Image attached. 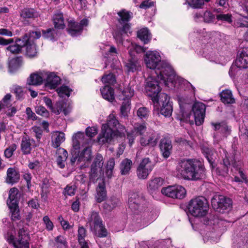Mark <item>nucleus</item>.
Listing matches in <instances>:
<instances>
[{
	"instance_id": "54",
	"label": "nucleus",
	"mask_w": 248,
	"mask_h": 248,
	"mask_svg": "<svg viewBox=\"0 0 248 248\" xmlns=\"http://www.w3.org/2000/svg\"><path fill=\"white\" fill-rule=\"evenodd\" d=\"M203 19L205 22L213 23L216 19L215 16L210 11H206L203 14Z\"/></svg>"
},
{
	"instance_id": "45",
	"label": "nucleus",
	"mask_w": 248,
	"mask_h": 248,
	"mask_svg": "<svg viewBox=\"0 0 248 248\" xmlns=\"http://www.w3.org/2000/svg\"><path fill=\"white\" fill-rule=\"evenodd\" d=\"M56 135L55 139L52 140V146L54 148H58L65 140V134L63 132H59Z\"/></svg>"
},
{
	"instance_id": "62",
	"label": "nucleus",
	"mask_w": 248,
	"mask_h": 248,
	"mask_svg": "<svg viewBox=\"0 0 248 248\" xmlns=\"http://www.w3.org/2000/svg\"><path fill=\"white\" fill-rule=\"evenodd\" d=\"M43 220L46 226V228L47 231H50L53 230L54 228L53 223L50 220V218L48 216H46L44 217Z\"/></svg>"
},
{
	"instance_id": "31",
	"label": "nucleus",
	"mask_w": 248,
	"mask_h": 248,
	"mask_svg": "<svg viewBox=\"0 0 248 248\" xmlns=\"http://www.w3.org/2000/svg\"><path fill=\"white\" fill-rule=\"evenodd\" d=\"M220 99L224 104H233L235 103L232 91L230 90H223L220 93Z\"/></svg>"
},
{
	"instance_id": "43",
	"label": "nucleus",
	"mask_w": 248,
	"mask_h": 248,
	"mask_svg": "<svg viewBox=\"0 0 248 248\" xmlns=\"http://www.w3.org/2000/svg\"><path fill=\"white\" fill-rule=\"evenodd\" d=\"M26 55L29 57L32 58L35 57L37 54L36 46L34 43H30L28 42L26 45Z\"/></svg>"
},
{
	"instance_id": "8",
	"label": "nucleus",
	"mask_w": 248,
	"mask_h": 248,
	"mask_svg": "<svg viewBox=\"0 0 248 248\" xmlns=\"http://www.w3.org/2000/svg\"><path fill=\"white\" fill-rule=\"evenodd\" d=\"M103 163V157L102 155L100 154H97L91 165L89 175V184L92 183H95L97 180L103 175L102 171Z\"/></svg>"
},
{
	"instance_id": "38",
	"label": "nucleus",
	"mask_w": 248,
	"mask_h": 248,
	"mask_svg": "<svg viewBox=\"0 0 248 248\" xmlns=\"http://www.w3.org/2000/svg\"><path fill=\"white\" fill-rule=\"evenodd\" d=\"M84 135L83 133L78 132L73 137V147L75 150H79L80 148V144L82 142Z\"/></svg>"
},
{
	"instance_id": "21",
	"label": "nucleus",
	"mask_w": 248,
	"mask_h": 248,
	"mask_svg": "<svg viewBox=\"0 0 248 248\" xmlns=\"http://www.w3.org/2000/svg\"><path fill=\"white\" fill-rule=\"evenodd\" d=\"M20 179L19 172L14 168H9L7 170L6 182L9 184L13 185L17 183Z\"/></svg>"
},
{
	"instance_id": "58",
	"label": "nucleus",
	"mask_w": 248,
	"mask_h": 248,
	"mask_svg": "<svg viewBox=\"0 0 248 248\" xmlns=\"http://www.w3.org/2000/svg\"><path fill=\"white\" fill-rule=\"evenodd\" d=\"M184 100L185 99L183 97H180L179 98V104L180 106L181 111L182 113V115H183L184 117H185L184 112L185 111V109H189L191 107L189 104V102H185Z\"/></svg>"
},
{
	"instance_id": "57",
	"label": "nucleus",
	"mask_w": 248,
	"mask_h": 248,
	"mask_svg": "<svg viewBox=\"0 0 248 248\" xmlns=\"http://www.w3.org/2000/svg\"><path fill=\"white\" fill-rule=\"evenodd\" d=\"M25 35L28 36V40L27 41V43L28 42H30V41H32L34 39L39 38L41 37V34L40 31H30L28 34L27 33Z\"/></svg>"
},
{
	"instance_id": "63",
	"label": "nucleus",
	"mask_w": 248,
	"mask_h": 248,
	"mask_svg": "<svg viewBox=\"0 0 248 248\" xmlns=\"http://www.w3.org/2000/svg\"><path fill=\"white\" fill-rule=\"evenodd\" d=\"M146 129V126L144 124L137 125L134 127V129L133 131L137 134L141 135L144 133Z\"/></svg>"
},
{
	"instance_id": "9",
	"label": "nucleus",
	"mask_w": 248,
	"mask_h": 248,
	"mask_svg": "<svg viewBox=\"0 0 248 248\" xmlns=\"http://www.w3.org/2000/svg\"><path fill=\"white\" fill-rule=\"evenodd\" d=\"M248 68V49H244L238 56L235 62V65H232L229 72L230 76L234 78L243 69Z\"/></svg>"
},
{
	"instance_id": "44",
	"label": "nucleus",
	"mask_w": 248,
	"mask_h": 248,
	"mask_svg": "<svg viewBox=\"0 0 248 248\" xmlns=\"http://www.w3.org/2000/svg\"><path fill=\"white\" fill-rule=\"evenodd\" d=\"M8 207L11 213V219L13 221L19 220L20 219V216L18 205H14L13 206L9 205Z\"/></svg>"
},
{
	"instance_id": "49",
	"label": "nucleus",
	"mask_w": 248,
	"mask_h": 248,
	"mask_svg": "<svg viewBox=\"0 0 248 248\" xmlns=\"http://www.w3.org/2000/svg\"><path fill=\"white\" fill-rule=\"evenodd\" d=\"M114 166V159L113 158H110L108 161L106 171V175L108 178H111L112 177Z\"/></svg>"
},
{
	"instance_id": "6",
	"label": "nucleus",
	"mask_w": 248,
	"mask_h": 248,
	"mask_svg": "<svg viewBox=\"0 0 248 248\" xmlns=\"http://www.w3.org/2000/svg\"><path fill=\"white\" fill-rule=\"evenodd\" d=\"M121 126L115 116L110 114L107 119V123L102 125L101 133L98 137V141L100 144H103L106 143H110L114 135V130L116 127Z\"/></svg>"
},
{
	"instance_id": "27",
	"label": "nucleus",
	"mask_w": 248,
	"mask_h": 248,
	"mask_svg": "<svg viewBox=\"0 0 248 248\" xmlns=\"http://www.w3.org/2000/svg\"><path fill=\"white\" fill-rule=\"evenodd\" d=\"M107 197V192L105 188V184L103 180L98 184L96 187V194L95 195L96 201L97 202H101L104 201Z\"/></svg>"
},
{
	"instance_id": "13",
	"label": "nucleus",
	"mask_w": 248,
	"mask_h": 248,
	"mask_svg": "<svg viewBox=\"0 0 248 248\" xmlns=\"http://www.w3.org/2000/svg\"><path fill=\"white\" fill-rule=\"evenodd\" d=\"M145 203V199L140 197L138 193H132L129 195L128 204L129 208L132 212L138 213L139 211L140 212L143 211L144 209L143 205Z\"/></svg>"
},
{
	"instance_id": "28",
	"label": "nucleus",
	"mask_w": 248,
	"mask_h": 248,
	"mask_svg": "<svg viewBox=\"0 0 248 248\" xmlns=\"http://www.w3.org/2000/svg\"><path fill=\"white\" fill-rule=\"evenodd\" d=\"M68 31L72 36H76L82 31L81 27L73 19L68 20Z\"/></svg>"
},
{
	"instance_id": "61",
	"label": "nucleus",
	"mask_w": 248,
	"mask_h": 248,
	"mask_svg": "<svg viewBox=\"0 0 248 248\" xmlns=\"http://www.w3.org/2000/svg\"><path fill=\"white\" fill-rule=\"evenodd\" d=\"M35 112L38 115H41L44 117H48L49 116V112L43 106H37L35 108Z\"/></svg>"
},
{
	"instance_id": "32",
	"label": "nucleus",
	"mask_w": 248,
	"mask_h": 248,
	"mask_svg": "<svg viewBox=\"0 0 248 248\" xmlns=\"http://www.w3.org/2000/svg\"><path fill=\"white\" fill-rule=\"evenodd\" d=\"M163 182L161 178L155 177L148 182V188L151 192L155 191L162 186Z\"/></svg>"
},
{
	"instance_id": "59",
	"label": "nucleus",
	"mask_w": 248,
	"mask_h": 248,
	"mask_svg": "<svg viewBox=\"0 0 248 248\" xmlns=\"http://www.w3.org/2000/svg\"><path fill=\"white\" fill-rule=\"evenodd\" d=\"M91 151L90 148H85L80 154L79 158L83 159L84 161H88L91 158Z\"/></svg>"
},
{
	"instance_id": "39",
	"label": "nucleus",
	"mask_w": 248,
	"mask_h": 248,
	"mask_svg": "<svg viewBox=\"0 0 248 248\" xmlns=\"http://www.w3.org/2000/svg\"><path fill=\"white\" fill-rule=\"evenodd\" d=\"M20 16L24 18H34L39 16V14L33 9L24 8L21 11Z\"/></svg>"
},
{
	"instance_id": "20",
	"label": "nucleus",
	"mask_w": 248,
	"mask_h": 248,
	"mask_svg": "<svg viewBox=\"0 0 248 248\" xmlns=\"http://www.w3.org/2000/svg\"><path fill=\"white\" fill-rule=\"evenodd\" d=\"M159 147L164 157L168 158L171 153L172 144L171 140L168 138H163L161 140Z\"/></svg>"
},
{
	"instance_id": "23",
	"label": "nucleus",
	"mask_w": 248,
	"mask_h": 248,
	"mask_svg": "<svg viewBox=\"0 0 248 248\" xmlns=\"http://www.w3.org/2000/svg\"><path fill=\"white\" fill-rule=\"evenodd\" d=\"M71 109V108L69 106L67 107V104L65 103L62 101H58L53 106L52 111L56 115H59L62 112L66 116L70 113Z\"/></svg>"
},
{
	"instance_id": "34",
	"label": "nucleus",
	"mask_w": 248,
	"mask_h": 248,
	"mask_svg": "<svg viewBox=\"0 0 248 248\" xmlns=\"http://www.w3.org/2000/svg\"><path fill=\"white\" fill-rule=\"evenodd\" d=\"M139 66L138 61L135 58H131L125 62V67L128 72H134Z\"/></svg>"
},
{
	"instance_id": "18",
	"label": "nucleus",
	"mask_w": 248,
	"mask_h": 248,
	"mask_svg": "<svg viewBox=\"0 0 248 248\" xmlns=\"http://www.w3.org/2000/svg\"><path fill=\"white\" fill-rule=\"evenodd\" d=\"M35 140L26 135L22 138L21 149L24 155H28L31 153L33 148L36 146Z\"/></svg>"
},
{
	"instance_id": "1",
	"label": "nucleus",
	"mask_w": 248,
	"mask_h": 248,
	"mask_svg": "<svg viewBox=\"0 0 248 248\" xmlns=\"http://www.w3.org/2000/svg\"><path fill=\"white\" fill-rule=\"evenodd\" d=\"M147 67L151 69H155V73L158 79L162 81L166 85L169 83L172 84L178 82L181 85H184L186 89L191 90L194 94L195 88L188 81L176 76L170 63L161 61L159 53L156 51H149L144 58Z\"/></svg>"
},
{
	"instance_id": "33",
	"label": "nucleus",
	"mask_w": 248,
	"mask_h": 248,
	"mask_svg": "<svg viewBox=\"0 0 248 248\" xmlns=\"http://www.w3.org/2000/svg\"><path fill=\"white\" fill-rule=\"evenodd\" d=\"M202 55L207 60L210 61H215L217 58L215 50H214L210 46V45H207L203 49Z\"/></svg>"
},
{
	"instance_id": "30",
	"label": "nucleus",
	"mask_w": 248,
	"mask_h": 248,
	"mask_svg": "<svg viewBox=\"0 0 248 248\" xmlns=\"http://www.w3.org/2000/svg\"><path fill=\"white\" fill-rule=\"evenodd\" d=\"M102 97L109 102H112L115 99L114 90L112 88L109 86H105L100 89Z\"/></svg>"
},
{
	"instance_id": "14",
	"label": "nucleus",
	"mask_w": 248,
	"mask_h": 248,
	"mask_svg": "<svg viewBox=\"0 0 248 248\" xmlns=\"http://www.w3.org/2000/svg\"><path fill=\"white\" fill-rule=\"evenodd\" d=\"M134 89L131 87L125 88L122 92V95L124 100L121 107V114L124 117L127 116L130 110V98L134 95Z\"/></svg>"
},
{
	"instance_id": "37",
	"label": "nucleus",
	"mask_w": 248,
	"mask_h": 248,
	"mask_svg": "<svg viewBox=\"0 0 248 248\" xmlns=\"http://www.w3.org/2000/svg\"><path fill=\"white\" fill-rule=\"evenodd\" d=\"M137 35L139 38L144 44L148 43L151 39V34L146 28L140 29L138 31Z\"/></svg>"
},
{
	"instance_id": "56",
	"label": "nucleus",
	"mask_w": 248,
	"mask_h": 248,
	"mask_svg": "<svg viewBox=\"0 0 248 248\" xmlns=\"http://www.w3.org/2000/svg\"><path fill=\"white\" fill-rule=\"evenodd\" d=\"M14 93L17 100H21L25 97L24 92L21 87L18 86H16L14 90Z\"/></svg>"
},
{
	"instance_id": "12",
	"label": "nucleus",
	"mask_w": 248,
	"mask_h": 248,
	"mask_svg": "<svg viewBox=\"0 0 248 248\" xmlns=\"http://www.w3.org/2000/svg\"><path fill=\"white\" fill-rule=\"evenodd\" d=\"M162 194L170 198L182 199L186 194V190L180 185L170 186L161 189Z\"/></svg>"
},
{
	"instance_id": "17",
	"label": "nucleus",
	"mask_w": 248,
	"mask_h": 248,
	"mask_svg": "<svg viewBox=\"0 0 248 248\" xmlns=\"http://www.w3.org/2000/svg\"><path fill=\"white\" fill-rule=\"evenodd\" d=\"M46 74L45 87L50 90L55 89L60 84V78L54 72H46Z\"/></svg>"
},
{
	"instance_id": "42",
	"label": "nucleus",
	"mask_w": 248,
	"mask_h": 248,
	"mask_svg": "<svg viewBox=\"0 0 248 248\" xmlns=\"http://www.w3.org/2000/svg\"><path fill=\"white\" fill-rule=\"evenodd\" d=\"M22 62L21 57H16L10 60L9 62V71L12 73L17 69L20 66Z\"/></svg>"
},
{
	"instance_id": "5",
	"label": "nucleus",
	"mask_w": 248,
	"mask_h": 248,
	"mask_svg": "<svg viewBox=\"0 0 248 248\" xmlns=\"http://www.w3.org/2000/svg\"><path fill=\"white\" fill-rule=\"evenodd\" d=\"M224 155L222 156V160L220 162V165H222L223 168L221 169L218 167L217 169L218 175L224 177L227 176L229 172V167L231 165L236 170L242 169L243 162L239 151L234 149L231 160L228 154L226 152H224Z\"/></svg>"
},
{
	"instance_id": "25",
	"label": "nucleus",
	"mask_w": 248,
	"mask_h": 248,
	"mask_svg": "<svg viewBox=\"0 0 248 248\" xmlns=\"http://www.w3.org/2000/svg\"><path fill=\"white\" fill-rule=\"evenodd\" d=\"M20 194L18 190L15 187L11 188L9 192V198L7 201L8 206H13L18 205Z\"/></svg>"
},
{
	"instance_id": "36",
	"label": "nucleus",
	"mask_w": 248,
	"mask_h": 248,
	"mask_svg": "<svg viewBox=\"0 0 248 248\" xmlns=\"http://www.w3.org/2000/svg\"><path fill=\"white\" fill-rule=\"evenodd\" d=\"M132 165V161L128 158L124 159L120 164V169L122 175L129 174Z\"/></svg>"
},
{
	"instance_id": "51",
	"label": "nucleus",
	"mask_w": 248,
	"mask_h": 248,
	"mask_svg": "<svg viewBox=\"0 0 248 248\" xmlns=\"http://www.w3.org/2000/svg\"><path fill=\"white\" fill-rule=\"evenodd\" d=\"M56 31L54 29H48L46 31H42L43 37L52 41L55 40Z\"/></svg>"
},
{
	"instance_id": "60",
	"label": "nucleus",
	"mask_w": 248,
	"mask_h": 248,
	"mask_svg": "<svg viewBox=\"0 0 248 248\" xmlns=\"http://www.w3.org/2000/svg\"><path fill=\"white\" fill-rule=\"evenodd\" d=\"M137 115L140 119H146L149 115V111L145 107H141L137 112Z\"/></svg>"
},
{
	"instance_id": "50",
	"label": "nucleus",
	"mask_w": 248,
	"mask_h": 248,
	"mask_svg": "<svg viewBox=\"0 0 248 248\" xmlns=\"http://www.w3.org/2000/svg\"><path fill=\"white\" fill-rule=\"evenodd\" d=\"M57 91L60 97H63L65 95L69 97L72 90L68 86L62 85L60 88H58Z\"/></svg>"
},
{
	"instance_id": "22",
	"label": "nucleus",
	"mask_w": 248,
	"mask_h": 248,
	"mask_svg": "<svg viewBox=\"0 0 248 248\" xmlns=\"http://www.w3.org/2000/svg\"><path fill=\"white\" fill-rule=\"evenodd\" d=\"M157 137L155 133L149 134L140 138V143L143 146H151L154 147L157 142Z\"/></svg>"
},
{
	"instance_id": "53",
	"label": "nucleus",
	"mask_w": 248,
	"mask_h": 248,
	"mask_svg": "<svg viewBox=\"0 0 248 248\" xmlns=\"http://www.w3.org/2000/svg\"><path fill=\"white\" fill-rule=\"evenodd\" d=\"M102 81L104 83L113 85L116 82V78L112 74L104 75L102 78Z\"/></svg>"
},
{
	"instance_id": "48",
	"label": "nucleus",
	"mask_w": 248,
	"mask_h": 248,
	"mask_svg": "<svg viewBox=\"0 0 248 248\" xmlns=\"http://www.w3.org/2000/svg\"><path fill=\"white\" fill-rule=\"evenodd\" d=\"M210 0H186V3L194 8H200L204 4V2H208Z\"/></svg>"
},
{
	"instance_id": "16",
	"label": "nucleus",
	"mask_w": 248,
	"mask_h": 248,
	"mask_svg": "<svg viewBox=\"0 0 248 248\" xmlns=\"http://www.w3.org/2000/svg\"><path fill=\"white\" fill-rule=\"evenodd\" d=\"M27 35H24L22 39L16 38L15 40V44L10 45L5 48L6 51L13 54L19 53L21 51L22 48L25 46L27 44Z\"/></svg>"
},
{
	"instance_id": "24",
	"label": "nucleus",
	"mask_w": 248,
	"mask_h": 248,
	"mask_svg": "<svg viewBox=\"0 0 248 248\" xmlns=\"http://www.w3.org/2000/svg\"><path fill=\"white\" fill-rule=\"evenodd\" d=\"M56 155L57 166L61 169L64 168L65 167V161L68 156L67 152L64 149L60 148L57 149Z\"/></svg>"
},
{
	"instance_id": "41",
	"label": "nucleus",
	"mask_w": 248,
	"mask_h": 248,
	"mask_svg": "<svg viewBox=\"0 0 248 248\" xmlns=\"http://www.w3.org/2000/svg\"><path fill=\"white\" fill-rule=\"evenodd\" d=\"M212 125L214 126V129L215 130H218L225 137H227L230 133V129L225 123H213Z\"/></svg>"
},
{
	"instance_id": "52",
	"label": "nucleus",
	"mask_w": 248,
	"mask_h": 248,
	"mask_svg": "<svg viewBox=\"0 0 248 248\" xmlns=\"http://www.w3.org/2000/svg\"><path fill=\"white\" fill-rule=\"evenodd\" d=\"M107 52L104 55V57L107 59H110L112 56H117L118 54L116 48L113 46H106Z\"/></svg>"
},
{
	"instance_id": "15",
	"label": "nucleus",
	"mask_w": 248,
	"mask_h": 248,
	"mask_svg": "<svg viewBox=\"0 0 248 248\" xmlns=\"http://www.w3.org/2000/svg\"><path fill=\"white\" fill-rule=\"evenodd\" d=\"M205 106L201 102H195L192 106V110L194 114L195 124L201 125L204 121L205 113Z\"/></svg>"
},
{
	"instance_id": "55",
	"label": "nucleus",
	"mask_w": 248,
	"mask_h": 248,
	"mask_svg": "<svg viewBox=\"0 0 248 248\" xmlns=\"http://www.w3.org/2000/svg\"><path fill=\"white\" fill-rule=\"evenodd\" d=\"M151 171L148 170V169H144L141 167H138L137 170V173L139 178L140 179H146Z\"/></svg>"
},
{
	"instance_id": "19",
	"label": "nucleus",
	"mask_w": 248,
	"mask_h": 248,
	"mask_svg": "<svg viewBox=\"0 0 248 248\" xmlns=\"http://www.w3.org/2000/svg\"><path fill=\"white\" fill-rule=\"evenodd\" d=\"M46 71H40L30 75L27 79L29 85L38 86L42 84L45 79Z\"/></svg>"
},
{
	"instance_id": "3",
	"label": "nucleus",
	"mask_w": 248,
	"mask_h": 248,
	"mask_svg": "<svg viewBox=\"0 0 248 248\" xmlns=\"http://www.w3.org/2000/svg\"><path fill=\"white\" fill-rule=\"evenodd\" d=\"M177 175L186 180L196 181L204 176L205 168L202 163L197 159L181 161L178 164Z\"/></svg>"
},
{
	"instance_id": "29",
	"label": "nucleus",
	"mask_w": 248,
	"mask_h": 248,
	"mask_svg": "<svg viewBox=\"0 0 248 248\" xmlns=\"http://www.w3.org/2000/svg\"><path fill=\"white\" fill-rule=\"evenodd\" d=\"M87 220L90 226L91 227L93 226L94 228L100 226L102 223L98 213L94 211L91 212L89 214Z\"/></svg>"
},
{
	"instance_id": "2",
	"label": "nucleus",
	"mask_w": 248,
	"mask_h": 248,
	"mask_svg": "<svg viewBox=\"0 0 248 248\" xmlns=\"http://www.w3.org/2000/svg\"><path fill=\"white\" fill-rule=\"evenodd\" d=\"M145 90L154 104L161 106L160 113L166 117H170L173 108L170 98L166 93H160L158 81L153 76H150L146 79Z\"/></svg>"
},
{
	"instance_id": "4",
	"label": "nucleus",
	"mask_w": 248,
	"mask_h": 248,
	"mask_svg": "<svg viewBox=\"0 0 248 248\" xmlns=\"http://www.w3.org/2000/svg\"><path fill=\"white\" fill-rule=\"evenodd\" d=\"M132 13L125 10H122L118 13V23L117 29L113 33V37L117 43L123 44L125 37L131 33L129 22L132 17Z\"/></svg>"
},
{
	"instance_id": "26",
	"label": "nucleus",
	"mask_w": 248,
	"mask_h": 248,
	"mask_svg": "<svg viewBox=\"0 0 248 248\" xmlns=\"http://www.w3.org/2000/svg\"><path fill=\"white\" fill-rule=\"evenodd\" d=\"M52 20L56 29L61 30L65 28V25L62 13L56 11L53 16Z\"/></svg>"
},
{
	"instance_id": "64",
	"label": "nucleus",
	"mask_w": 248,
	"mask_h": 248,
	"mask_svg": "<svg viewBox=\"0 0 248 248\" xmlns=\"http://www.w3.org/2000/svg\"><path fill=\"white\" fill-rule=\"evenodd\" d=\"M86 236V231L85 229L82 226L79 227L78 229V241L82 242V241L85 240Z\"/></svg>"
},
{
	"instance_id": "47",
	"label": "nucleus",
	"mask_w": 248,
	"mask_h": 248,
	"mask_svg": "<svg viewBox=\"0 0 248 248\" xmlns=\"http://www.w3.org/2000/svg\"><path fill=\"white\" fill-rule=\"evenodd\" d=\"M54 245L57 248H66L67 247V243L63 236L59 235L55 239Z\"/></svg>"
},
{
	"instance_id": "46",
	"label": "nucleus",
	"mask_w": 248,
	"mask_h": 248,
	"mask_svg": "<svg viewBox=\"0 0 248 248\" xmlns=\"http://www.w3.org/2000/svg\"><path fill=\"white\" fill-rule=\"evenodd\" d=\"M138 167L145 170L148 169V170L151 172L154 167V165L149 158L147 157L142 160Z\"/></svg>"
},
{
	"instance_id": "35",
	"label": "nucleus",
	"mask_w": 248,
	"mask_h": 248,
	"mask_svg": "<svg viewBox=\"0 0 248 248\" xmlns=\"http://www.w3.org/2000/svg\"><path fill=\"white\" fill-rule=\"evenodd\" d=\"M218 14L216 15V18L218 21H221L229 24L232 22V16L231 14H224L220 12V9H217L214 10Z\"/></svg>"
},
{
	"instance_id": "11",
	"label": "nucleus",
	"mask_w": 248,
	"mask_h": 248,
	"mask_svg": "<svg viewBox=\"0 0 248 248\" xmlns=\"http://www.w3.org/2000/svg\"><path fill=\"white\" fill-rule=\"evenodd\" d=\"M9 240L15 248H29L30 236L23 228L19 229L18 238L16 240L14 239V236L11 235Z\"/></svg>"
},
{
	"instance_id": "10",
	"label": "nucleus",
	"mask_w": 248,
	"mask_h": 248,
	"mask_svg": "<svg viewBox=\"0 0 248 248\" xmlns=\"http://www.w3.org/2000/svg\"><path fill=\"white\" fill-rule=\"evenodd\" d=\"M232 200L222 195H215L211 199L213 208L218 212H223L226 209L231 207Z\"/></svg>"
},
{
	"instance_id": "40",
	"label": "nucleus",
	"mask_w": 248,
	"mask_h": 248,
	"mask_svg": "<svg viewBox=\"0 0 248 248\" xmlns=\"http://www.w3.org/2000/svg\"><path fill=\"white\" fill-rule=\"evenodd\" d=\"M119 200L116 198H111L109 200L103 204V208L108 212L111 211L119 204Z\"/></svg>"
},
{
	"instance_id": "7",
	"label": "nucleus",
	"mask_w": 248,
	"mask_h": 248,
	"mask_svg": "<svg viewBox=\"0 0 248 248\" xmlns=\"http://www.w3.org/2000/svg\"><path fill=\"white\" fill-rule=\"evenodd\" d=\"M209 205L207 200L202 196L191 199L188 203L187 208L189 213L195 217L205 216L209 210Z\"/></svg>"
}]
</instances>
